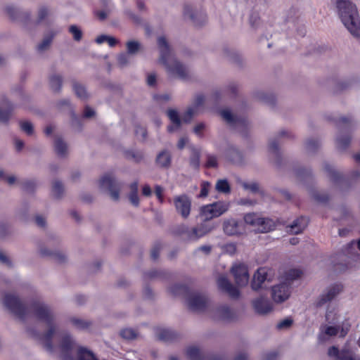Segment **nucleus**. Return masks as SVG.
Masks as SVG:
<instances>
[{
	"mask_svg": "<svg viewBox=\"0 0 360 360\" xmlns=\"http://www.w3.org/2000/svg\"><path fill=\"white\" fill-rule=\"evenodd\" d=\"M54 34L45 37L42 41L37 45V50L39 53H42L49 49Z\"/></svg>",
	"mask_w": 360,
	"mask_h": 360,
	"instance_id": "nucleus-49",
	"label": "nucleus"
},
{
	"mask_svg": "<svg viewBox=\"0 0 360 360\" xmlns=\"http://www.w3.org/2000/svg\"><path fill=\"white\" fill-rule=\"evenodd\" d=\"M229 207L230 203L227 201H217L203 205L200 208L199 217L202 221H207L220 217L229 210Z\"/></svg>",
	"mask_w": 360,
	"mask_h": 360,
	"instance_id": "nucleus-3",
	"label": "nucleus"
},
{
	"mask_svg": "<svg viewBox=\"0 0 360 360\" xmlns=\"http://www.w3.org/2000/svg\"><path fill=\"white\" fill-rule=\"evenodd\" d=\"M353 122V120L352 117H340L338 120L335 122L338 128L340 131H342L344 127H347L349 126Z\"/></svg>",
	"mask_w": 360,
	"mask_h": 360,
	"instance_id": "nucleus-59",
	"label": "nucleus"
},
{
	"mask_svg": "<svg viewBox=\"0 0 360 360\" xmlns=\"http://www.w3.org/2000/svg\"><path fill=\"white\" fill-rule=\"evenodd\" d=\"M242 186L244 189L249 190L252 193H254L261 192L259 185L257 182H250V183L243 182L242 184Z\"/></svg>",
	"mask_w": 360,
	"mask_h": 360,
	"instance_id": "nucleus-60",
	"label": "nucleus"
},
{
	"mask_svg": "<svg viewBox=\"0 0 360 360\" xmlns=\"http://www.w3.org/2000/svg\"><path fill=\"white\" fill-rule=\"evenodd\" d=\"M69 321L72 326L78 330H88L92 326V321L77 317H71Z\"/></svg>",
	"mask_w": 360,
	"mask_h": 360,
	"instance_id": "nucleus-29",
	"label": "nucleus"
},
{
	"mask_svg": "<svg viewBox=\"0 0 360 360\" xmlns=\"http://www.w3.org/2000/svg\"><path fill=\"white\" fill-rule=\"evenodd\" d=\"M200 151L198 149L193 148L191 155L189 158V165L195 169H198L200 167Z\"/></svg>",
	"mask_w": 360,
	"mask_h": 360,
	"instance_id": "nucleus-45",
	"label": "nucleus"
},
{
	"mask_svg": "<svg viewBox=\"0 0 360 360\" xmlns=\"http://www.w3.org/2000/svg\"><path fill=\"white\" fill-rule=\"evenodd\" d=\"M227 158L234 164H242L243 163V156L240 152L235 148H230L228 149L226 152Z\"/></svg>",
	"mask_w": 360,
	"mask_h": 360,
	"instance_id": "nucleus-34",
	"label": "nucleus"
},
{
	"mask_svg": "<svg viewBox=\"0 0 360 360\" xmlns=\"http://www.w3.org/2000/svg\"><path fill=\"white\" fill-rule=\"evenodd\" d=\"M129 193L128 195L130 202L135 207H138L139 205V198L138 196V182L134 181L129 186Z\"/></svg>",
	"mask_w": 360,
	"mask_h": 360,
	"instance_id": "nucleus-30",
	"label": "nucleus"
},
{
	"mask_svg": "<svg viewBox=\"0 0 360 360\" xmlns=\"http://www.w3.org/2000/svg\"><path fill=\"white\" fill-rule=\"evenodd\" d=\"M124 156L127 159L132 160L136 163L141 162L144 158V155L142 152L134 150L125 151Z\"/></svg>",
	"mask_w": 360,
	"mask_h": 360,
	"instance_id": "nucleus-48",
	"label": "nucleus"
},
{
	"mask_svg": "<svg viewBox=\"0 0 360 360\" xmlns=\"http://www.w3.org/2000/svg\"><path fill=\"white\" fill-rule=\"evenodd\" d=\"M99 186L102 191L110 195L111 199L115 201L119 200L121 184L114 176L104 175L99 181Z\"/></svg>",
	"mask_w": 360,
	"mask_h": 360,
	"instance_id": "nucleus-6",
	"label": "nucleus"
},
{
	"mask_svg": "<svg viewBox=\"0 0 360 360\" xmlns=\"http://www.w3.org/2000/svg\"><path fill=\"white\" fill-rule=\"evenodd\" d=\"M328 355L333 357L335 360H354L352 352L349 349H342L339 351L338 348L333 346L328 350Z\"/></svg>",
	"mask_w": 360,
	"mask_h": 360,
	"instance_id": "nucleus-20",
	"label": "nucleus"
},
{
	"mask_svg": "<svg viewBox=\"0 0 360 360\" xmlns=\"http://www.w3.org/2000/svg\"><path fill=\"white\" fill-rule=\"evenodd\" d=\"M160 57L158 62L163 65L169 77L182 80L190 77V70L185 65L173 56L172 49L165 37L158 39Z\"/></svg>",
	"mask_w": 360,
	"mask_h": 360,
	"instance_id": "nucleus-2",
	"label": "nucleus"
},
{
	"mask_svg": "<svg viewBox=\"0 0 360 360\" xmlns=\"http://www.w3.org/2000/svg\"><path fill=\"white\" fill-rule=\"evenodd\" d=\"M58 334L60 338V358L61 360H74L72 351L77 347V344L74 338L71 334L67 331L60 332L58 330V332L54 336Z\"/></svg>",
	"mask_w": 360,
	"mask_h": 360,
	"instance_id": "nucleus-4",
	"label": "nucleus"
},
{
	"mask_svg": "<svg viewBox=\"0 0 360 360\" xmlns=\"http://www.w3.org/2000/svg\"><path fill=\"white\" fill-rule=\"evenodd\" d=\"M231 272L236 284L240 287L245 286L249 281L248 267L245 264H236L232 266Z\"/></svg>",
	"mask_w": 360,
	"mask_h": 360,
	"instance_id": "nucleus-13",
	"label": "nucleus"
},
{
	"mask_svg": "<svg viewBox=\"0 0 360 360\" xmlns=\"http://www.w3.org/2000/svg\"><path fill=\"white\" fill-rule=\"evenodd\" d=\"M335 6L341 22L359 13L356 5L350 0H335Z\"/></svg>",
	"mask_w": 360,
	"mask_h": 360,
	"instance_id": "nucleus-7",
	"label": "nucleus"
},
{
	"mask_svg": "<svg viewBox=\"0 0 360 360\" xmlns=\"http://www.w3.org/2000/svg\"><path fill=\"white\" fill-rule=\"evenodd\" d=\"M127 53L129 55H136L141 49V44L139 41L130 40L126 43Z\"/></svg>",
	"mask_w": 360,
	"mask_h": 360,
	"instance_id": "nucleus-43",
	"label": "nucleus"
},
{
	"mask_svg": "<svg viewBox=\"0 0 360 360\" xmlns=\"http://www.w3.org/2000/svg\"><path fill=\"white\" fill-rule=\"evenodd\" d=\"M167 115L170 121L174 124V126L168 127L167 129L169 132H172L175 129H178L181 127V120L176 110L172 108L168 109L167 111Z\"/></svg>",
	"mask_w": 360,
	"mask_h": 360,
	"instance_id": "nucleus-27",
	"label": "nucleus"
},
{
	"mask_svg": "<svg viewBox=\"0 0 360 360\" xmlns=\"http://www.w3.org/2000/svg\"><path fill=\"white\" fill-rule=\"evenodd\" d=\"M268 0H246V3L248 7L252 9L264 7L268 4Z\"/></svg>",
	"mask_w": 360,
	"mask_h": 360,
	"instance_id": "nucleus-56",
	"label": "nucleus"
},
{
	"mask_svg": "<svg viewBox=\"0 0 360 360\" xmlns=\"http://www.w3.org/2000/svg\"><path fill=\"white\" fill-rule=\"evenodd\" d=\"M184 14L185 18L190 19L195 25H202L207 20L205 13L201 9L191 5L184 6Z\"/></svg>",
	"mask_w": 360,
	"mask_h": 360,
	"instance_id": "nucleus-11",
	"label": "nucleus"
},
{
	"mask_svg": "<svg viewBox=\"0 0 360 360\" xmlns=\"http://www.w3.org/2000/svg\"><path fill=\"white\" fill-rule=\"evenodd\" d=\"M252 305L255 311L259 314H266L272 310L271 303L264 297H259L254 300Z\"/></svg>",
	"mask_w": 360,
	"mask_h": 360,
	"instance_id": "nucleus-21",
	"label": "nucleus"
},
{
	"mask_svg": "<svg viewBox=\"0 0 360 360\" xmlns=\"http://www.w3.org/2000/svg\"><path fill=\"white\" fill-rule=\"evenodd\" d=\"M72 88L78 98L82 100H86L88 98L89 95L86 92L85 86L83 84L79 83L78 82L73 81Z\"/></svg>",
	"mask_w": 360,
	"mask_h": 360,
	"instance_id": "nucleus-35",
	"label": "nucleus"
},
{
	"mask_svg": "<svg viewBox=\"0 0 360 360\" xmlns=\"http://www.w3.org/2000/svg\"><path fill=\"white\" fill-rule=\"evenodd\" d=\"M51 192L54 198L58 199L60 198L65 192V188L63 183L57 179L53 181Z\"/></svg>",
	"mask_w": 360,
	"mask_h": 360,
	"instance_id": "nucleus-37",
	"label": "nucleus"
},
{
	"mask_svg": "<svg viewBox=\"0 0 360 360\" xmlns=\"http://www.w3.org/2000/svg\"><path fill=\"white\" fill-rule=\"evenodd\" d=\"M211 316L214 320L231 321L235 318V313L229 307L222 305L212 310Z\"/></svg>",
	"mask_w": 360,
	"mask_h": 360,
	"instance_id": "nucleus-16",
	"label": "nucleus"
},
{
	"mask_svg": "<svg viewBox=\"0 0 360 360\" xmlns=\"http://www.w3.org/2000/svg\"><path fill=\"white\" fill-rule=\"evenodd\" d=\"M224 231L230 236H240L246 233L245 226H224Z\"/></svg>",
	"mask_w": 360,
	"mask_h": 360,
	"instance_id": "nucleus-38",
	"label": "nucleus"
},
{
	"mask_svg": "<svg viewBox=\"0 0 360 360\" xmlns=\"http://www.w3.org/2000/svg\"><path fill=\"white\" fill-rule=\"evenodd\" d=\"M127 53H120L117 56V64L120 68H124L129 63V58Z\"/></svg>",
	"mask_w": 360,
	"mask_h": 360,
	"instance_id": "nucleus-58",
	"label": "nucleus"
},
{
	"mask_svg": "<svg viewBox=\"0 0 360 360\" xmlns=\"http://www.w3.org/2000/svg\"><path fill=\"white\" fill-rule=\"evenodd\" d=\"M342 290V286L340 284H334L329 286L326 290L319 297L316 305L317 307H322L327 302L333 300Z\"/></svg>",
	"mask_w": 360,
	"mask_h": 360,
	"instance_id": "nucleus-14",
	"label": "nucleus"
},
{
	"mask_svg": "<svg viewBox=\"0 0 360 360\" xmlns=\"http://www.w3.org/2000/svg\"><path fill=\"white\" fill-rule=\"evenodd\" d=\"M244 221L247 225H269L273 223L272 219L264 218L256 213H249L244 216Z\"/></svg>",
	"mask_w": 360,
	"mask_h": 360,
	"instance_id": "nucleus-22",
	"label": "nucleus"
},
{
	"mask_svg": "<svg viewBox=\"0 0 360 360\" xmlns=\"http://www.w3.org/2000/svg\"><path fill=\"white\" fill-rule=\"evenodd\" d=\"M135 134L141 141H145L147 136V131L143 127L136 126L135 129Z\"/></svg>",
	"mask_w": 360,
	"mask_h": 360,
	"instance_id": "nucleus-64",
	"label": "nucleus"
},
{
	"mask_svg": "<svg viewBox=\"0 0 360 360\" xmlns=\"http://www.w3.org/2000/svg\"><path fill=\"white\" fill-rule=\"evenodd\" d=\"M238 90V86L236 84H230L224 88L223 91L217 90L214 92V97L217 99L221 94H227L229 96H234Z\"/></svg>",
	"mask_w": 360,
	"mask_h": 360,
	"instance_id": "nucleus-44",
	"label": "nucleus"
},
{
	"mask_svg": "<svg viewBox=\"0 0 360 360\" xmlns=\"http://www.w3.org/2000/svg\"><path fill=\"white\" fill-rule=\"evenodd\" d=\"M219 288L228 293L232 298H238L239 297V290L234 287L225 276H219L217 279Z\"/></svg>",
	"mask_w": 360,
	"mask_h": 360,
	"instance_id": "nucleus-19",
	"label": "nucleus"
},
{
	"mask_svg": "<svg viewBox=\"0 0 360 360\" xmlns=\"http://www.w3.org/2000/svg\"><path fill=\"white\" fill-rule=\"evenodd\" d=\"M5 10L11 19L18 20L24 24H26L30 19V13L29 11H20L11 6L6 7Z\"/></svg>",
	"mask_w": 360,
	"mask_h": 360,
	"instance_id": "nucleus-18",
	"label": "nucleus"
},
{
	"mask_svg": "<svg viewBox=\"0 0 360 360\" xmlns=\"http://www.w3.org/2000/svg\"><path fill=\"white\" fill-rule=\"evenodd\" d=\"M311 196L315 200L321 203H325L329 200V196L327 193L318 191H312Z\"/></svg>",
	"mask_w": 360,
	"mask_h": 360,
	"instance_id": "nucleus-54",
	"label": "nucleus"
},
{
	"mask_svg": "<svg viewBox=\"0 0 360 360\" xmlns=\"http://www.w3.org/2000/svg\"><path fill=\"white\" fill-rule=\"evenodd\" d=\"M342 22L353 37L360 39V17L359 13Z\"/></svg>",
	"mask_w": 360,
	"mask_h": 360,
	"instance_id": "nucleus-17",
	"label": "nucleus"
},
{
	"mask_svg": "<svg viewBox=\"0 0 360 360\" xmlns=\"http://www.w3.org/2000/svg\"><path fill=\"white\" fill-rule=\"evenodd\" d=\"M14 109V105L8 100L4 99L0 102V124H9Z\"/></svg>",
	"mask_w": 360,
	"mask_h": 360,
	"instance_id": "nucleus-15",
	"label": "nucleus"
},
{
	"mask_svg": "<svg viewBox=\"0 0 360 360\" xmlns=\"http://www.w3.org/2000/svg\"><path fill=\"white\" fill-rule=\"evenodd\" d=\"M351 137L349 135H339L336 139V147L340 151H345L349 146Z\"/></svg>",
	"mask_w": 360,
	"mask_h": 360,
	"instance_id": "nucleus-36",
	"label": "nucleus"
},
{
	"mask_svg": "<svg viewBox=\"0 0 360 360\" xmlns=\"http://www.w3.org/2000/svg\"><path fill=\"white\" fill-rule=\"evenodd\" d=\"M22 189L26 192H33L37 187V182L34 179H25L19 182Z\"/></svg>",
	"mask_w": 360,
	"mask_h": 360,
	"instance_id": "nucleus-50",
	"label": "nucleus"
},
{
	"mask_svg": "<svg viewBox=\"0 0 360 360\" xmlns=\"http://www.w3.org/2000/svg\"><path fill=\"white\" fill-rule=\"evenodd\" d=\"M78 360H98L92 352L85 347H78L77 351Z\"/></svg>",
	"mask_w": 360,
	"mask_h": 360,
	"instance_id": "nucleus-42",
	"label": "nucleus"
},
{
	"mask_svg": "<svg viewBox=\"0 0 360 360\" xmlns=\"http://www.w3.org/2000/svg\"><path fill=\"white\" fill-rule=\"evenodd\" d=\"M54 148L57 155L60 157H65L68 153L67 144L60 137H56L54 141Z\"/></svg>",
	"mask_w": 360,
	"mask_h": 360,
	"instance_id": "nucleus-32",
	"label": "nucleus"
},
{
	"mask_svg": "<svg viewBox=\"0 0 360 360\" xmlns=\"http://www.w3.org/2000/svg\"><path fill=\"white\" fill-rule=\"evenodd\" d=\"M69 32L72 34L73 39L79 41L82 38V32L77 25H71L69 27Z\"/></svg>",
	"mask_w": 360,
	"mask_h": 360,
	"instance_id": "nucleus-61",
	"label": "nucleus"
},
{
	"mask_svg": "<svg viewBox=\"0 0 360 360\" xmlns=\"http://www.w3.org/2000/svg\"><path fill=\"white\" fill-rule=\"evenodd\" d=\"M302 274V271L300 269H290L285 274V280L284 282L290 283L291 285L292 281L300 278Z\"/></svg>",
	"mask_w": 360,
	"mask_h": 360,
	"instance_id": "nucleus-52",
	"label": "nucleus"
},
{
	"mask_svg": "<svg viewBox=\"0 0 360 360\" xmlns=\"http://www.w3.org/2000/svg\"><path fill=\"white\" fill-rule=\"evenodd\" d=\"M359 86L357 78H351L340 82L337 85L338 91H343L349 89H355Z\"/></svg>",
	"mask_w": 360,
	"mask_h": 360,
	"instance_id": "nucleus-33",
	"label": "nucleus"
},
{
	"mask_svg": "<svg viewBox=\"0 0 360 360\" xmlns=\"http://www.w3.org/2000/svg\"><path fill=\"white\" fill-rule=\"evenodd\" d=\"M0 179L4 181L9 186H13L17 182V177L13 174H6L3 169H0Z\"/></svg>",
	"mask_w": 360,
	"mask_h": 360,
	"instance_id": "nucleus-53",
	"label": "nucleus"
},
{
	"mask_svg": "<svg viewBox=\"0 0 360 360\" xmlns=\"http://www.w3.org/2000/svg\"><path fill=\"white\" fill-rule=\"evenodd\" d=\"M222 118L229 124L236 125L241 122L237 117H236L229 109H225L220 112Z\"/></svg>",
	"mask_w": 360,
	"mask_h": 360,
	"instance_id": "nucleus-40",
	"label": "nucleus"
},
{
	"mask_svg": "<svg viewBox=\"0 0 360 360\" xmlns=\"http://www.w3.org/2000/svg\"><path fill=\"white\" fill-rule=\"evenodd\" d=\"M3 304L11 313L15 314L20 319H25L28 314L27 307L21 302L20 298L14 294H6L3 298Z\"/></svg>",
	"mask_w": 360,
	"mask_h": 360,
	"instance_id": "nucleus-5",
	"label": "nucleus"
},
{
	"mask_svg": "<svg viewBox=\"0 0 360 360\" xmlns=\"http://www.w3.org/2000/svg\"><path fill=\"white\" fill-rule=\"evenodd\" d=\"M172 155L167 150H163L158 153L156 163L162 168H168L171 165Z\"/></svg>",
	"mask_w": 360,
	"mask_h": 360,
	"instance_id": "nucleus-28",
	"label": "nucleus"
},
{
	"mask_svg": "<svg viewBox=\"0 0 360 360\" xmlns=\"http://www.w3.org/2000/svg\"><path fill=\"white\" fill-rule=\"evenodd\" d=\"M286 136L288 138H291L292 136L287 131L282 130L279 132L278 135L276 138L269 141V151L274 157L277 159L278 158V139Z\"/></svg>",
	"mask_w": 360,
	"mask_h": 360,
	"instance_id": "nucleus-25",
	"label": "nucleus"
},
{
	"mask_svg": "<svg viewBox=\"0 0 360 360\" xmlns=\"http://www.w3.org/2000/svg\"><path fill=\"white\" fill-rule=\"evenodd\" d=\"M340 327L338 326H323L321 327V333L319 335V340L320 342H323L326 341V336L332 337L335 336Z\"/></svg>",
	"mask_w": 360,
	"mask_h": 360,
	"instance_id": "nucleus-26",
	"label": "nucleus"
},
{
	"mask_svg": "<svg viewBox=\"0 0 360 360\" xmlns=\"http://www.w3.org/2000/svg\"><path fill=\"white\" fill-rule=\"evenodd\" d=\"M159 340L167 342H173L180 339L181 335L170 329H162L158 333Z\"/></svg>",
	"mask_w": 360,
	"mask_h": 360,
	"instance_id": "nucleus-24",
	"label": "nucleus"
},
{
	"mask_svg": "<svg viewBox=\"0 0 360 360\" xmlns=\"http://www.w3.org/2000/svg\"><path fill=\"white\" fill-rule=\"evenodd\" d=\"M120 335L125 340H134L139 337V333L133 328H125L120 331Z\"/></svg>",
	"mask_w": 360,
	"mask_h": 360,
	"instance_id": "nucleus-39",
	"label": "nucleus"
},
{
	"mask_svg": "<svg viewBox=\"0 0 360 360\" xmlns=\"http://www.w3.org/2000/svg\"><path fill=\"white\" fill-rule=\"evenodd\" d=\"M290 283L283 282L272 288V298L278 303L283 302L288 300L290 295Z\"/></svg>",
	"mask_w": 360,
	"mask_h": 360,
	"instance_id": "nucleus-12",
	"label": "nucleus"
},
{
	"mask_svg": "<svg viewBox=\"0 0 360 360\" xmlns=\"http://www.w3.org/2000/svg\"><path fill=\"white\" fill-rule=\"evenodd\" d=\"M268 270L264 268H259L254 274L251 283L252 290H257L262 287V284L267 280Z\"/></svg>",
	"mask_w": 360,
	"mask_h": 360,
	"instance_id": "nucleus-23",
	"label": "nucleus"
},
{
	"mask_svg": "<svg viewBox=\"0 0 360 360\" xmlns=\"http://www.w3.org/2000/svg\"><path fill=\"white\" fill-rule=\"evenodd\" d=\"M325 170L327 172L328 175L331 180L334 181H336L340 176V174L328 164L325 165Z\"/></svg>",
	"mask_w": 360,
	"mask_h": 360,
	"instance_id": "nucleus-63",
	"label": "nucleus"
},
{
	"mask_svg": "<svg viewBox=\"0 0 360 360\" xmlns=\"http://www.w3.org/2000/svg\"><path fill=\"white\" fill-rule=\"evenodd\" d=\"M197 111L193 108H188V110L184 112V114L182 115V117H181V122H185V123H189L193 117L196 114Z\"/></svg>",
	"mask_w": 360,
	"mask_h": 360,
	"instance_id": "nucleus-62",
	"label": "nucleus"
},
{
	"mask_svg": "<svg viewBox=\"0 0 360 360\" xmlns=\"http://www.w3.org/2000/svg\"><path fill=\"white\" fill-rule=\"evenodd\" d=\"M31 308L36 319L44 323L46 326V330L40 335L39 339L43 347L51 352L53 350L52 339L58 332L55 314L49 305L39 300L33 302Z\"/></svg>",
	"mask_w": 360,
	"mask_h": 360,
	"instance_id": "nucleus-1",
	"label": "nucleus"
},
{
	"mask_svg": "<svg viewBox=\"0 0 360 360\" xmlns=\"http://www.w3.org/2000/svg\"><path fill=\"white\" fill-rule=\"evenodd\" d=\"M215 189L217 192L229 194L231 193V186L227 179H218L215 184Z\"/></svg>",
	"mask_w": 360,
	"mask_h": 360,
	"instance_id": "nucleus-41",
	"label": "nucleus"
},
{
	"mask_svg": "<svg viewBox=\"0 0 360 360\" xmlns=\"http://www.w3.org/2000/svg\"><path fill=\"white\" fill-rule=\"evenodd\" d=\"M186 356L189 360H202V355L197 347H189L186 349Z\"/></svg>",
	"mask_w": 360,
	"mask_h": 360,
	"instance_id": "nucleus-47",
	"label": "nucleus"
},
{
	"mask_svg": "<svg viewBox=\"0 0 360 360\" xmlns=\"http://www.w3.org/2000/svg\"><path fill=\"white\" fill-rule=\"evenodd\" d=\"M20 129L27 135L31 136L34 134V126L32 122L28 120H21L19 122Z\"/></svg>",
	"mask_w": 360,
	"mask_h": 360,
	"instance_id": "nucleus-51",
	"label": "nucleus"
},
{
	"mask_svg": "<svg viewBox=\"0 0 360 360\" xmlns=\"http://www.w3.org/2000/svg\"><path fill=\"white\" fill-rule=\"evenodd\" d=\"M173 200L176 212L184 219L188 218L191 210V198L186 194H182L175 196Z\"/></svg>",
	"mask_w": 360,
	"mask_h": 360,
	"instance_id": "nucleus-8",
	"label": "nucleus"
},
{
	"mask_svg": "<svg viewBox=\"0 0 360 360\" xmlns=\"http://www.w3.org/2000/svg\"><path fill=\"white\" fill-rule=\"evenodd\" d=\"M40 252L43 256H50L55 262L62 264L66 262V256L60 252H51L46 249H41Z\"/></svg>",
	"mask_w": 360,
	"mask_h": 360,
	"instance_id": "nucleus-31",
	"label": "nucleus"
},
{
	"mask_svg": "<svg viewBox=\"0 0 360 360\" xmlns=\"http://www.w3.org/2000/svg\"><path fill=\"white\" fill-rule=\"evenodd\" d=\"M187 303L188 308L191 311L202 312L204 311L208 306V299L203 294L193 292L188 296Z\"/></svg>",
	"mask_w": 360,
	"mask_h": 360,
	"instance_id": "nucleus-10",
	"label": "nucleus"
},
{
	"mask_svg": "<svg viewBox=\"0 0 360 360\" xmlns=\"http://www.w3.org/2000/svg\"><path fill=\"white\" fill-rule=\"evenodd\" d=\"M320 146V143L318 140L309 139L306 142V150L309 153H314Z\"/></svg>",
	"mask_w": 360,
	"mask_h": 360,
	"instance_id": "nucleus-55",
	"label": "nucleus"
},
{
	"mask_svg": "<svg viewBox=\"0 0 360 360\" xmlns=\"http://www.w3.org/2000/svg\"><path fill=\"white\" fill-rule=\"evenodd\" d=\"M200 192L198 195V198H206L211 188V184L209 181H203L200 184Z\"/></svg>",
	"mask_w": 360,
	"mask_h": 360,
	"instance_id": "nucleus-57",
	"label": "nucleus"
},
{
	"mask_svg": "<svg viewBox=\"0 0 360 360\" xmlns=\"http://www.w3.org/2000/svg\"><path fill=\"white\" fill-rule=\"evenodd\" d=\"M179 234L184 240H195L211 231L208 226H180Z\"/></svg>",
	"mask_w": 360,
	"mask_h": 360,
	"instance_id": "nucleus-9",
	"label": "nucleus"
},
{
	"mask_svg": "<svg viewBox=\"0 0 360 360\" xmlns=\"http://www.w3.org/2000/svg\"><path fill=\"white\" fill-rule=\"evenodd\" d=\"M62 77L58 75H53L50 77L49 83L51 89L55 92H59L62 87Z\"/></svg>",
	"mask_w": 360,
	"mask_h": 360,
	"instance_id": "nucleus-46",
	"label": "nucleus"
}]
</instances>
